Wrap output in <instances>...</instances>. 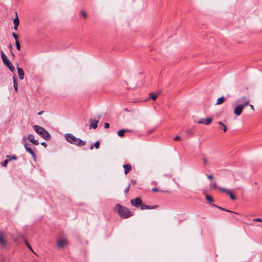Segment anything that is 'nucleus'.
Wrapping results in <instances>:
<instances>
[{
    "instance_id": "obj_11",
    "label": "nucleus",
    "mask_w": 262,
    "mask_h": 262,
    "mask_svg": "<svg viewBox=\"0 0 262 262\" xmlns=\"http://www.w3.org/2000/svg\"><path fill=\"white\" fill-rule=\"evenodd\" d=\"M28 139L33 144L37 145L39 144V142L38 140H35L34 135L32 134H30L28 136Z\"/></svg>"
},
{
    "instance_id": "obj_17",
    "label": "nucleus",
    "mask_w": 262,
    "mask_h": 262,
    "mask_svg": "<svg viewBox=\"0 0 262 262\" xmlns=\"http://www.w3.org/2000/svg\"><path fill=\"white\" fill-rule=\"evenodd\" d=\"M140 207L141 210L151 209L154 208V207L142 204V203H141V205L140 206Z\"/></svg>"
},
{
    "instance_id": "obj_46",
    "label": "nucleus",
    "mask_w": 262,
    "mask_h": 262,
    "mask_svg": "<svg viewBox=\"0 0 262 262\" xmlns=\"http://www.w3.org/2000/svg\"><path fill=\"white\" fill-rule=\"evenodd\" d=\"M10 48H12V46L11 45H10Z\"/></svg>"
},
{
    "instance_id": "obj_13",
    "label": "nucleus",
    "mask_w": 262,
    "mask_h": 262,
    "mask_svg": "<svg viewBox=\"0 0 262 262\" xmlns=\"http://www.w3.org/2000/svg\"><path fill=\"white\" fill-rule=\"evenodd\" d=\"M18 76L20 79L23 80L24 78V72L23 70L19 67L17 68Z\"/></svg>"
},
{
    "instance_id": "obj_42",
    "label": "nucleus",
    "mask_w": 262,
    "mask_h": 262,
    "mask_svg": "<svg viewBox=\"0 0 262 262\" xmlns=\"http://www.w3.org/2000/svg\"><path fill=\"white\" fill-rule=\"evenodd\" d=\"M41 144L42 145H43V146L44 147H45L47 146V144H46V143H45V142H42V143H41Z\"/></svg>"
},
{
    "instance_id": "obj_37",
    "label": "nucleus",
    "mask_w": 262,
    "mask_h": 262,
    "mask_svg": "<svg viewBox=\"0 0 262 262\" xmlns=\"http://www.w3.org/2000/svg\"><path fill=\"white\" fill-rule=\"evenodd\" d=\"M129 188V185H128V187L125 189L124 192L125 193H127L128 192Z\"/></svg>"
},
{
    "instance_id": "obj_2",
    "label": "nucleus",
    "mask_w": 262,
    "mask_h": 262,
    "mask_svg": "<svg viewBox=\"0 0 262 262\" xmlns=\"http://www.w3.org/2000/svg\"><path fill=\"white\" fill-rule=\"evenodd\" d=\"M65 138L68 142L78 146H84L85 144V141H82L80 139L75 137L71 134H66Z\"/></svg>"
},
{
    "instance_id": "obj_28",
    "label": "nucleus",
    "mask_w": 262,
    "mask_h": 262,
    "mask_svg": "<svg viewBox=\"0 0 262 262\" xmlns=\"http://www.w3.org/2000/svg\"><path fill=\"white\" fill-rule=\"evenodd\" d=\"M214 206L217 207L218 208H219L220 209H221L222 210H224V211H227V212H232L231 211H230V210H227L226 209H225L224 208H222V207H219V206H217L216 205H214Z\"/></svg>"
},
{
    "instance_id": "obj_10",
    "label": "nucleus",
    "mask_w": 262,
    "mask_h": 262,
    "mask_svg": "<svg viewBox=\"0 0 262 262\" xmlns=\"http://www.w3.org/2000/svg\"><path fill=\"white\" fill-rule=\"evenodd\" d=\"M15 13L16 14V17H15V18L13 20L14 29L15 31H17V28H18V26L19 24V19H18V16H17V12H15Z\"/></svg>"
},
{
    "instance_id": "obj_9",
    "label": "nucleus",
    "mask_w": 262,
    "mask_h": 262,
    "mask_svg": "<svg viewBox=\"0 0 262 262\" xmlns=\"http://www.w3.org/2000/svg\"><path fill=\"white\" fill-rule=\"evenodd\" d=\"M212 120V119L211 118H203V119H200L198 121V123L200 124L208 125L211 123Z\"/></svg>"
},
{
    "instance_id": "obj_34",
    "label": "nucleus",
    "mask_w": 262,
    "mask_h": 262,
    "mask_svg": "<svg viewBox=\"0 0 262 262\" xmlns=\"http://www.w3.org/2000/svg\"><path fill=\"white\" fill-rule=\"evenodd\" d=\"M254 222H262V219L255 218L253 220Z\"/></svg>"
},
{
    "instance_id": "obj_33",
    "label": "nucleus",
    "mask_w": 262,
    "mask_h": 262,
    "mask_svg": "<svg viewBox=\"0 0 262 262\" xmlns=\"http://www.w3.org/2000/svg\"><path fill=\"white\" fill-rule=\"evenodd\" d=\"M12 35L13 36V37L14 38L15 41L16 40H18V35L17 34L15 33H12Z\"/></svg>"
},
{
    "instance_id": "obj_35",
    "label": "nucleus",
    "mask_w": 262,
    "mask_h": 262,
    "mask_svg": "<svg viewBox=\"0 0 262 262\" xmlns=\"http://www.w3.org/2000/svg\"><path fill=\"white\" fill-rule=\"evenodd\" d=\"M109 126H110V124L108 123H107V122L104 123V127L105 128H108Z\"/></svg>"
},
{
    "instance_id": "obj_29",
    "label": "nucleus",
    "mask_w": 262,
    "mask_h": 262,
    "mask_svg": "<svg viewBox=\"0 0 262 262\" xmlns=\"http://www.w3.org/2000/svg\"><path fill=\"white\" fill-rule=\"evenodd\" d=\"M7 158H8V159H11V160H16L17 159V157L15 155H13L11 157L10 156H8Z\"/></svg>"
},
{
    "instance_id": "obj_38",
    "label": "nucleus",
    "mask_w": 262,
    "mask_h": 262,
    "mask_svg": "<svg viewBox=\"0 0 262 262\" xmlns=\"http://www.w3.org/2000/svg\"><path fill=\"white\" fill-rule=\"evenodd\" d=\"M152 191L153 192H158V191H160L159 189H158V188H152Z\"/></svg>"
},
{
    "instance_id": "obj_26",
    "label": "nucleus",
    "mask_w": 262,
    "mask_h": 262,
    "mask_svg": "<svg viewBox=\"0 0 262 262\" xmlns=\"http://www.w3.org/2000/svg\"><path fill=\"white\" fill-rule=\"evenodd\" d=\"M206 199L209 202H212L213 201V199L210 195H206Z\"/></svg>"
},
{
    "instance_id": "obj_5",
    "label": "nucleus",
    "mask_w": 262,
    "mask_h": 262,
    "mask_svg": "<svg viewBox=\"0 0 262 262\" xmlns=\"http://www.w3.org/2000/svg\"><path fill=\"white\" fill-rule=\"evenodd\" d=\"M1 53L2 59L4 64L6 66H7L11 72H14L15 68H14V66L12 65V64L11 63L10 60L7 58L6 54L4 53V52L3 51H2L1 52Z\"/></svg>"
},
{
    "instance_id": "obj_6",
    "label": "nucleus",
    "mask_w": 262,
    "mask_h": 262,
    "mask_svg": "<svg viewBox=\"0 0 262 262\" xmlns=\"http://www.w3.org/2000/svg\"><path fill=\"white\" fill-rule=\"evenodd\" d=\"M130 203L134 206L139 208L141 205L142 201L140 198H136L134 200H131Z\"/></svg>"
},
{
    "instance_id": "obj_21",
    "label": "nucleus",
    "mask_w": 262,
    "mask_h": 262,
    "mask_svg": "<svg viewBox=\"0 0 262 262\" xmlns=\"http://www.w3.org/2000/svg\"><path fill=\"white\" fill-rule=\"evenodd\" d=\"M217 189L222 192H224V193H228V191L230 190H228L226 188H222V187H218Z\"/></svg>"
},
{
    "instance_id": "obj_14",
    "label": "nucleus",
    "mask_w": 262,
    "mask_h": 262,
    "mask_svg": "<svg viewBox=\"0 0 262 262\" xmlns=\"http://www.w3.org/2000/svg\"><path fill=\"white\" fill-rule=\"evenodd\" d=\"M123 168L124 169V173L125 174H127L129 171L131 170L132 169V166L130 164H126L125 165H123Z\"/></svg>"
},
{
    "instance_id": "obj_39",
    "label": "nucleus",
    "mask_w": 262,
    "mask_h": 262,
    "mask_svg": "<svg viewBox=\"0 0 262 262\" xmlns=\"http://www.w3.org/2000/svg\"><path fill=\"white\" fill-rule=\"evenodd\" d=\"M207 178L209 179V180H211L213 178V177L212 174H209V175H208L207 176Z\"/></svg>"
},
{
    "instance_id": "obj_22",
    "label": "nucleus",
    "mask_w": 262,
    "mask_h": 262,
    "mask_svg": "<svg viewBox=\"0 0 262 262\" xmlns=\"http://www.w3.org/2000/svg\"><path fill=\"white\" fill-rule=\"evenodd\" d=\"M227 194L230 195V197L232 200H235L236 199L235 196L233 195V193L231 190L228 191Z\"/></svg>"
},
{
    "instance_id": "obj_20",
    "label": "nucleus",
    "mask_w": 262,
    "mask_h": 262,
    "mask_svg": "<svg viewBox=\"0 0 262 262\" xmlns=\"http://www.w3.org/2000/svg\"><path fill=\"white\" fill-rule=\"evenodd\" d=\"M219 124L221 126V128L222 129L224 132H225L227 130L226 126L222 122H219Z\"/></svg>"
},
{
    "instance_id": "obj_32",
    "label": "nucleus",
    "mask_w": 262,
    "mask_h": 262,
    "mask_svg": "<svg viewBox=\"0 0 262 262\" xmlns=\"http://www.w3.org/2000/svg\"><path fill=\"white\" fill-rule=\"evenodd\" d=\"M94 146H95V147L96 148V149H98L99 147V141H97L94 144Z\"/></svg>"
},
{
    "instance_id": "obj_19",
    "label": "nucleus",
    "mask_w": 262,
    "mask_h": 262,
    "mask_svg": "<svg viewBox=\"0 0 262 262\" xmlns=\"http://www.w3.org/2000/svg\"><path fill=\"white\" fill-rule=\"evenodd\" d=\"M13 81L15 91L16 92H17L18 91V84L17 82H16V78L15 77H13Z\"/></svg>"
},
{
    "instance_id": "obj_8",
    "label": "nucleus",
    "mask_w": 262,
    "mask_h": 262,
    "mask_svg": "<svg viewBox=\"0 0 262 262\" xmlns=\"http://www.w3.org/2000/svg\"><path fill=\"white\" fill-rule=\"evenodd\" d=\"M23 142L25 149L27 150V151L29 152L32 156L33 157L34 160H36V155L34 153V152L31 149V148L28 147L27 144L26 143V139L25 138L23 139Z\"/></svg>"
},
{
    "instance_id": "obj_31",
    "label": "nucleus",
    "mask_w": 262,
    "mask_h": 262,
    "mask_svg": "<svg viewBox=\"0 0 262 262\" xmlns=\"http://www.w3.org/2000/svg\"><path fill=\"white\" fill-rule=\"evenodd\" d=\"M81 15L85 18L87 17V14L85 11H82L81 12Z\"/></svg>"
},
{
    "instance_id": "obj_3",
    "label": "nucleus",
    "mask_w": 262,
    "mask_h": 262,
    "mask_svg": "<svg viewBox=\"0 0 262 262\" xmlns=\"http://www.w3.org/2000/svg\"><path fill=\"white\" fill-rule=\"evenodd\" d=\"M115 210L117 211L119 216L122 218H127L132 216L131 212L126 207L119 204L115 206Z\"/></svg>"
},
{
    "instance_id": "obj_40",
    "label": "nucleus",
    "mask_w": 262,
    "mask_h": 262,
    "mask_svg": "<svg viewBox=\"0 0 262 262\" xmlns=\"http://www.w3.org/2000/svg\"><path fill=\"white\" fill-rule=\"evenodd\" d=\"M26 245L27 246V247L29 248V249L30 250H31V251H32V249L31 248V247L30 246V245L28 243V242H26Z\"/></svg>"
},
{
    "instance_id": "obj_4",
    "label": "nucleus",
    "mask_w": 262,
    "mask_h": 262,
    "mask_svg": "<svg viewBox=\"0 0 262 262\" xmlns=\"http://www.w3.org/2000/svg\"><path fill=\"white\" fill-rule=\"evenodd\" d=\"M34 131L43 139L48 140L51 138L50 134L42 127L35 125L33 126Z\"/></svg>"
},
{
    "instance_id": "obj_27",
    "label": "nucleus",
    "mask_w": 262,
    "mask_h": 262,
    "mask_svg": "<svg viewBox=\"0 0 262 262\" xmlns=\"http://www.w3.org/2000/svg\"><path fill=\"white\" fill-rule=\"evenodd\" d=\"M210 187L213 188L217 189L218 187L217 186L216 183L215 182H213L210 184Z\"/></svg>"
},
{
    "instance_id": "obj_41",
    "label": "nucleus",
    "mask_w": 262,
    "mask_h": 262,
    "mask_svg": "<svg viewBox=\"0 0 262 262\" xmlns=\"http://www.w3.org/2000/svg\"><path fill=\"white\" fill-rule=\"evenodd\" d=\"M249 106L250 107V108H251V110H252L253 111H255L254 110V106L252 105V104H250L249 105Z\"/></svg>"
},
{
    "instance_id": "obj_25",
    "label": "nucleus",
    "mask_w": 262,
    "mask_h": 262,
    "mask_svg": "<svg viewBox=\"0 0 262 262\" xmlns=\"http://www.w3.org/2000/svg\"><path fill=\"white\" fill-rule=\"evenodd\" d=\"M150 95L151 96L150 97V98L154 100H156L158 97V95L157 94H152V93H151Z\"/></svg>"
},
{
    "instance_id": "obj_30",
    "label": "nucleus",
    "mask_w": 262,
    "mask_h": 262,
    "mask_svg": "<svg viewBox=\"0 0 262 262\" xmlns=\"http://www.w3.org/2000/svg\"><path fill=\"white\" fill-rule=\"evenodd\" d=\"M203 161L205 164H208V160L206 157H203Z\"/></svg>"
},
{
    "instance_id": "obj_23",
    "label": "nucleus",
    "mask_w": 262,
    "mask_h": 262,
    "mask_svg": "<svg viewBox=\"0 0 262 262\" xmlns=\"http://www.w3.org/2000/svg\"><path fill=\"white\" fill-rule=\"evenodd\" d=\"M15 45H16L17 50L19 51L20 50V43H19V42L18 40L15 41Z\"/></svg>"
},
{
    "instance_id": "obj_18",
    "label": "nucleus",
    "mask_w": 262,
    "mask_h": 262,
    "mask_svg": "<svg viewBox=\"0 0 262 262\" xmlns=\"http://www.w3.org/2000/svg\"><path fill=\"white\" fill-rule=\"evenodd\" d=\"M225 98L224 96H222L217 99V101L215 103L216 105H220L222 104L225 101Z\"/></svg>"
},
{
    "instance_id": "obj_24",
    "label": "nucleus",
    "mask_w": 262,
    "mask_h": 262,
    "mask_svg": "<svg viewBox=\"0 0 262 262\" xmlns=\"http://www.w3.org/2000/svg\"><path fill=\"white\" fill-rule=\"evenodd\" d=\"M11 161V159H6L3 163L2 165L4 167H6L7 165V164L9 161Z\"/></svg>"
},
{
    "instance_id": "obj_45",
    "label": "nucleus",
    "mask_w": 262,
    "mask_h": 262,
    "mask_svg": "<svg viewBox=\"0 0 262 262\" xmlns=\"http://www.w3.org/2000/svg\"><path fill=\"white\" fill-rule=\"evenodd\" d=\"M161 191V192H166V191Z\"/></svg>"
},
{
    "instance_id": "obj_15",
    "label": "nucleus",
    "mask_w": 262,
    "mask_h": 262,
    "mask_svg": "<svg viewBox=\"0 0 262 262\" xmlns=\"http://www.w3.org/2000/svg\"><path fill=\"white\" fill-rule=\"evenodd\" d=\"M130 132L128 129H121L117 132V134L119 137H123L124 133Z\"/></svg>"
},
{
    "instance_id": "obj_44",
    "label": "nucleus",
    "mask_w": 262,
    "mask_h": 262,
    "mask_svg": "<svg viewBox=\"0 0 262 262\" xmlns=\"http://www.w3.org/2000/svg\"><path fill=\"white\" fill-rule=\"evenodd\" d=\"M93 148V145H91V146L90 147V149H92Z\"/></svg>"
},
{
    "instance_id": "obj_12",
    "label": "nucleus",
    "mask_w": 262,
    "mask_h": 262,
    "mask_svg": "<svg viewBox=\"0 0 262 262\" xmlns=\"http://www.w3.org/2000/svg\"><path fill=\"white\" fill-rule=\"evenodd\" d=\"M0 245L2 247H5L7 245V242L2 233H0Z\"/></svg>"
},
{
    "instance_id": "obj_43",
    "label": "nucleus",
    "mask_w": 262,
    "mask_h": 262,
    "mask_svg": "<svg viewBox=\"0 0 262 262\" xmlns=\"http://www.w3.org/2000/svg\"><path fill=\"white\" fill-rule=\"evenodd\" d=\"M42 113H43V112H42V111H41V112H39L38 113V115H41V114H42Z\"/></svg>"
},
{
    "instance_id": "obj_7",
    "label": "nucleus",
    "mask_w": 262,
    "mask_h": 262,
    "mask_svg": "<svg viewBox=\"0 0 262 262\" xmlns=\"http://www.w3.org/2000/svg\"><path fill=\"white\" fill-rule=\"evenodd\" d=\"M67 244V240L66 238H60L57 240V245L59 248H63Z\"/></svg>"
},
{
    "instance_id": "obj_1",
    "label": "nucleus",
    "mask_w": 262,
    "mask_h": 262,
    "mask_svg": "<svg viewBox=\"0 0 262 262\" xmlns=\"http://www.w3.org/2000/svg\"><path fill=\"white\" fill-rule=\"evenodd\" d=\"M249 99L245 96L237 99L235 102L236 106L233 110L234 114L236 116L241 115L245 107L249 105Z\"/></svg>"
},
{
    "instance_id": "obj_16",
    "label": "nucleus",
    "mask_w": 262,
    "mask_h": 262,
    "mask_svg": "<svg viewBox=\"0 0 262 262\" xmlns=\"http://www.w3.org/2000/svg\"><path fill=\"white\" fill-rule=\"evenodd\" d=\"M98 120H94L93 121L91 122V124L90 125V128H93L94 129L96 128L98 126Z\"/></svg>"
},
{
    "instance_id": "obj_36",
    "label": "nucleus",
    "mask_w": 262,
    "mask_h": 262,
    "mask_svg": "<svg viewBox=\"0 0 262 262\" xmlns=\"http://www.w3.org/2000/svg\"><path fill=\"white\" fill-rule=\"evenodd\" d=\"M181 139V137L180 136H176L174 139L173 140L174 141H178V140H180Z\"/></svg>"
}]
</instances>
